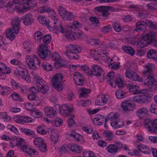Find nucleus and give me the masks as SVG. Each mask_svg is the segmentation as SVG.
Segmentation results:
<instances>
[{
  "instance_id": "nucleus-47",
  "label": "nucleus",
  "mask_w": 157,
  "mask_h": 157,
  "mask_svg": "<svg viewBox=\"0 0 157 157\" xmlns=\"http://www.w3.org/2000/svg\"><path fill=\"white\" fill-rule=\"evenodd\" d=\"M147 109L146 108L143 107L139 109L136 112L137 115L139 118H142L147 113Z\"/></svg>"
},
{
  "instance_id": "nucleus-39",
  "label": "nucleus",
  "mask_w": 157,
  "mask_h": 157,
  "mask_svg": "<svg viewBox=\"0 0 157 157\" xmlns=\"http://www.w3.org/2000/svg\"><path fill=\"white\" fill-rule=\"evenodd\" d=\"M137 147L139 151L144 154H148L150 152L149 148L142 144L138 145Z\"/></svg>"
},
{
  "instance_id": "nucleus-21",
  "label": "nucleus",
  "mask_w": 157,
  "mask_h": 157,
  "mask_svg": "<svg viewBox=\"0 0 157 157\" xmlns=\"http://www.w3.org/2000/svg\"><path fill=\"white\" fill-rule=\"evenodd\" d=\"M121 106L122 109L125 111L133 110L136 108L134 104L131 103L128 101H126L122 102Z\"/></svg>"
},
{
  "instance_id": "nucleus-10",
  "label": "nucleus",
  "mask_w": 157,
  "mask_h": 157,
  "mask_svg": "<svg viewBox=\"0 0 157 157\" xmlns=\"http://www.w3.org/2000/svg\"><path fill=\"white\" fill-rule=\"evenodd\" d=\"M127 89L128 91L133 94H144L147 91L145 89L140 90V86L132 82L128 83Z\"/></svg>"
},
{
  "instance_id": "nucleus-43",
  "label": "nucleus",
  "mask_w": 157,
  "mask_h": 157,
  "mask_svg": "<svg viewBox=\"0 0 157 157\" xmlns=\"http://www.w3.org/2000/svg\"><path fill=\"white\" fill-rule=\"evenodd\" d=\"M70 149L71 151L76 153H79L83 150V148L82 147L76 145L71 146Z\"/></svg>"
},
{
  "instance_id": "nucleus-61",
  "label": "nucleus",
  "mask_w": 157,
  "mask_h": 157,
  "mask_svg": "<svg viewBox=\"0 0 157 157\" xmlns=\"http://www.w3.org/2000/svg\"><path fill=\"white\" fill-rule=\"evenodd\" d=\"M104 135L107 140H111L113 137V134L111 131H108L104 132Z\"/></svg>"
},
{
  "instance_id": "nucleus-56",
  "label": "nucleus",
  "mask_w": 157,
  "mask_h": 157,
  "mask_svg": "<svg viewBox=\"0 0 157 157\" xmlns=\"http://www.w3.org/2000/svg\"><path fill=\"white\" fill-rule=\"evenodd\" d=\"M59 134L57 131L52 132L51 135V139L55 143H56L58 140Z\"/></svg>"
},
{
  "instance_id": "nucleus-55",
  "label": "nucleus",
  "mask_w": 157,
  "mask_h": 157,
  "mask_svg": "<svg viewBox=\"0 0 157 157\" xmlns=\"http://www.w3.org/2000/svg\"><path fill=\"white\" fill-rule=\"evenodd\" d=\"M154 78L151 76L147 77L144 81L143 84L144 85L148 86H150L153 81H154Z\"/></svg>"
},
{
  "instance_id": "nucleus-32",
  "label": "nucleus",
  "mask_w": 157,
  "mask_h": 157,
  "mask_svg": "<svg viewBox=\"0 0 157 157\" xmlns=\"http://www.w3.org/2000/svg\"><path fill=\"white\" fill-rule=\"evenodd\" d=\"M111 126L114 129L122 127L124 125V122L121 120L113 121L110 123Z\"/></svg>"
},
{
  "instance_id": "nucleus-51",
  "label": "nucleus",
  "mask_w": 157,
  "mask_h": 157,
  "mask_svg": "<svg viewBox=\"0 0 157 157\" xmlns=\"http://www.w3.org/2000/svg\"><path fill=\"white\" fill-rule=\"evenodd\" d=\"M52 123L54 126L59 127L62 125L63 121V119L59 117H57L55 119Z\"/></svg>"
},
{
  "instance_id": "nucleus-20",
  "label": "nucleus",
  "mask_w": 157,
  "mask_h": 157,
  "mask_svg": "<svg viewBox=\"0 0 157 157\" xmlns=\"http://www.w3.org/2000/svg\"><path fill=\"white\" fill-rule=\"evenodd\" d=\"M44 113L47 117L51 118H53L57 115L56 111L52 107L47 106L44 109Z\"/></svg>"
},
{
  "instance_id": "nucleus-13",
  "label": "nucleus",
  "mask_w": 157,
  "mask_h": 157,
  "mask_svg": "<svg viewBox=\"0 0 157 157\" xmlns=\"http://www.w3.org/2000/svg\"><path fill=\"white\" fill-rule=\"evenodd\" d=\"M38 53L39 56L43 59H45L50 54V51L48 50V46L46 43H43L40 45Z\"/></svg>"
},
{
  "instance_id": "nucleus-8",
  "label": "nucleus",
  "mask_w": 157,
  "mask_h": 157,
  "mask_svg": "<svg viewBox=\"0 0 157 157\" xmlns=\"http://www.w3.org/2000/svg\"><path fill=\"white\" fill-rule=\"evenodd\" d=\"M37 5L36 1L35 0H28L23 3L22 8H17L16 12L18 13H23L31 9L35 8Z\"/></svg>"
},
{
  "instance_id": "nucleus-64",
  "label": "nucleus",
  "mask_w": 157,
  "mask_h": 157,
  "mask_svg": "<svg viewBox=\"0 0 157 157\" xmlns=\"http://www.w3.org/2000/svg\"><path fill=\"white\" fill-rule=\"evenodd\" d=\"M149 110L151 113L157 115V105L152 104L150 107Z\"/></svg>"
},
{
  "instance_id": "nucleus-23",
  "label": "nucleus",
  "mask_w": 157,
  "mask_h": 157,
  "mask_svg": "<svg viewBox=\"0 0 157 157\" xmlns=\"http://www.w3.org/2000/svg\"><path fill=\"white\" fill-rule=\"evenodd\" d=\"M21 150L25 154L30 155H38V152L32 147L26 145H23L21 147Z\"/></svg>"
},
{
  "instance_id": "nucleus-30",
  "label": "nucleus",
  "mask_w": 157,
  "mask_h": 157,
  "mask_svg": "<svg viewBox=\"0 0 157 157\" xmlns=\"http://www.w3.org/2000/svg\"><path fill=\"white\" fill-rule=\"evenodd\" d=\"M38 12L40 13H43L47 12L50 14L51 17L55 15L56 13L55 11L50 7H47L45 6H42L39 8L38 10Z\"/></svg>"
},
{
  "instance_id": "nucleus-62",
  "label": "nucleus",
  "mask_w": 157,
  "mask_h": 157,
  "mask_svg": "<svg viewBox=\"0 0 157 157\" xmlns=\"http://www.w3.org/2000/svg\"><path fill=\"white\" fill-rule=\"evenodd\" d=\"M33 142L35 145L39 146L44 142V140L42 138H36L34 139Z\"/></svg>"
},
{
  "instance_id": "nucleus-57",
  "label": "nucleus",
  "mask_w": 157,
  "mask_h": 157,
  "mask_svg": "<svg viewBox=\"0 0 157 157\" xmlns=\"http://www.w3.org/2000/svg\"><path fill=\"white\" fill-rule=\"evenodd\" d=\"M137 40L135 36L130 37L126 38V41L127 43L136 46V41Z\"/></svg>"
},
{
  "instance_id": "nucleus-44",
  "label": "nucleus",
  "mask_w": 157,
  "mask_h": 157,
  "mask_svg": "<svg viewBox=\"0 0 157 157\" xmlns=\"http://www.w3.org/2000/svg\"><path fill=\"white\" fill-rule=\"evenodd\" d=\"M20 130L21 132L24 133L26 135L30 136L35 135V131L29 128H20Z\"/></svg>"
},
{
  "instance_id": "nucleus-49",
  "label": "nucleus",
  "mask_w": 157,
  "mask_h": 157,
  "mask_svg": "<svg viewBox=\"0 0 157 157\" xmlns=\"http://www.w3.org/2000/svg\"><path fill=\"white\" fill-rule=\"evenodd\" d=\"M122 50L125 52L130 55L133 56L135 53L134 49L130 47L124 46L122 47Z\"/></svg>"
},
{
  "instance_id": "nucleus-14",
  "label": "nucleus",
  "mask_w": 157,
  "mask_h": 157,
  "mask_svg": "<svg viewBox=\"0 0 157 157\" xmlns=\"http://www.w3.org/2000/svg\"><path fill=\"white\" fill-rule=\"evenodd\" d=\"M26 63L29 67L33 70L36 69L35 63L38 64H40V63L38 59L37 56L34 55L32 57L29 56H27L25 57Z\"/></svg>"
},
{
  "instance_id": "nucleus-11",
  "label": "nucleus",
  "mask_w": 157,
  "mask_h": 157,
  "mask_svg": "<svg viewBox=\"0 0 157 157\" xmlns=\"http://www.w3.org/2000/svg\"><path fill=\"white\" fill-rule=\"evenodd\" d=\"M13 119L18 124H24L25 123H31L34 121V120L32 117L27 115L14 116Z\"/></svg>"
},
{
  "instance_id": "nucleus-35",
  "label": "nucleus",
  "mask_w": 157,
  "mask_h": 157,
  "mask_svg": "<svg viewBox=\"0 0 157 157\" xmlns=\"http://www.w3.org/2000/svg\"><path fill=\"white\" fill-rule=\"evenodd\" d=\"M30 114L32 117L36 119L41 118L43 115L42 112L38 109H35L32 110Z\"/></svg>"
},
{
  "instance_id": "nucleus-18",
  "label": "nucleus",
  "mask_w": 157,
  "mask_h": 157,
  "mask_svg": "<svg viewBox=\"0 0 157 157\" xmlns=\"http://www.w3.org/2000/svg\"><path fill=\"white\" fill-rule=\"evenodd\" d=\"M58 11L60 15L65 20H70L71 19L74 18L75 16L66 10L61 6H59L58 8Z\"/></svg>"
},
{
  "instance_id": "nucleus-59",
  "label": "nucleus",
  "mask_w": 157,
  "mask_h": 157,
  "mask_svg": "<svg viewBox=\"0 0 157 157\" xmlns=\"http://www.w3.org/2000/svg\"><path fill=\"white\" fill-rule=\"evenodd\" d=\"M83 157H96V155L92 151H86L82 154Z\"/></svg>"
},
{
  "instance_id": "nucleus-63",
  "label": "nucleus",
  "mask_w": 157,
  "mask_h": 157,
  "mask_svg": "<svg viewBox=\"0 0 157 157\" xmlns=\"http://www.w3.org/2000/svg\"><path fill=\"white\" fill-rule=\"evenodd\" d=\"M82 129L84 132L89 134H91L93 132V128L90 126H84Z\"/></svg>"
},
{
  "instance_id": "nucleus-58",
  "label": "nucleus",
  "mask_w": 157,
  "mask_h": 157,
  "mask_svg": "<svg viewBox=\"0 0 157 157\" xmlns=\"http://www.w3.org/2000/svg\"><path fill=\"white\" fill-rule=\"evenodd\" d=\"M6 128L10 130L16 134L17 135L20 134V133L17 129L13 125L8 124Z\"/></svg>"
},
{
  "instance_id": "nucleus-34",
  "label": "nucleus",
  "mask_w": 157,
  "mask_h": 157,
  "mask_svg": "<svg viewBox=\"0 0 157 157\" xmlns=\"http://www.w3.org/2000/svg\"><path fill=\"white\" fill-rule=\"evenodd\" d=\"M11 70L10 68L7 67L6 65L3 63H0V72L2 74L6 75L10 73Z\"/></svg>"
},
{
  "instance_id": "nucleus-7",
  "label": "nucleus",
  "mask_w": 157,
  "mask_h": 157,
  "mask_svg": "<svg viewBox=\"0 0 157 157\" xmlns=\"http://www.w3.org/2000/svg\"><path fill=\"white\" fill-rule=\"evenodd\" d=\"M63 78V76L60 73L56 74L52 77V85L58 91H61L63 89V87L62 85Z\"/></svg>"
},
{
  "instance_id": "nucleus-12",
  "label": "nucleus",
  "mask_w": 157,
  "mask_h": 157,
  "mask_svg": "<svg viewBox=\"0 0 157 157\" xmlns=\"http://www.w3.org/2000/svg\"><path fill=\"white\" fill-rule=\"evenodd\" d=\"M59 107V111L62 115L65 116H68L71 112L74 110L73 105L70 104H64L61 105H57Z\"/></svg>"
},
{
  "instance_id": "nucleus-38",
  "label": "nucleus",
  "mask_w": 157,
  "mask_h": 157,
  "mask_svg": "<svg viewBox=\"0 0 157 157\" xmlns=\"http://www.w3.org/2000/svg\"><path fill=\"white\" fill-rule=\"evenodd\" d=\"M10 81L11 82L12 86L13 89H17L20 87L23 92H25L27 90V88L26 86L24 85L20 86L13 79H11Z\"/></svg>"
},
{
  "instance_id": "nucleus-9",
  "label": "nucleus",
  "mask_w": 157,
  "mask_h": 157,
  "mask_svg": "<svg viewBox=\"0 0 157 157\" xmlns=\"http://www.w3.org/2000/svg\"><path fill=\"white\" fill-rule=\"evenodd\" d=\"M7 4L6 6L9 12L16 10L18 8H22L21 4H23L25 0H6Z\"/></svg>"
},
{
  "instance_id": "nucleus-28",
  "label": "nucleus",
  "mask_w": 157,
  "mask_h": 157,
  "mask_svg": "<svg viewBox=\"0 0 157 157\" xmlns=\"http://www.w3.org/2000/svg\"><path fill=\"white\" fill-rule=\"evenodd\" d=\"M37 19L39 23L43 26H46L47 28L48 27H51L49 24L50 22L49 19L47 17L39 15L37 17Z\"/></svg>"
},
{
  "instance_id": "nucleus-54",
  "label": "nucleus",
  "mask_w": 157,
  "mask_h": 157,
  "mask_svg": "<svg viewBox=\"0 0 157 157\" xmlns=\"http://www.w3.org/2000/svg\"><path fill=\"white\" fill-rule=\"evenodd\" d=\"M144 22L142 21H140L136 23L135 30L139 31L145 29V26L144 24Z\"/></svg>"
},
{
  "instance_id": "nucleus-3",
  "label": "nucleus",
  "mask_w": 157,
  "mask_h": 157,
  "mask_svg": "<svg viewBox=\"0 0 157 157\" xmlns=\"http://www.w3.org/2000/svg\"><path fill=\"white\" fill-rule=\"evenodd\" d=\"M20 21L18 17H16L13 19L12 24V27L7 30L6 32V36L8 39L13 40L19 31V23Z\"/></svg>"
},
{
  "instance_id": "nucleus-24",
  "label": "nucleus",
  "mask_w": 157,
  "mask_h": 157,
  "mask_svg": "<svg viewBox=\"0 0 157 157\" xmlns=\"http://www.w3.org/2000/svg\"><path fill=\"white\" fill-rule=\"evenodd\" d=\"M22 20L23 24L25 26L31 25L34 21V19L33 15L28 13L22 17Z\"/></svg>"
},
{
  "instance_id": "nucleus-4",
  "label": "nucleus",
  "mask_w": 157,
  "mask_h": 157,
  "mask_svg": "<svg viewBox=\"0 0 157 157\" xmlns=\"http://www.w3.org/2000/svg\"><path fill=\"white\" fill-rule=\"evenodd\" d=\"M36 89L35 87L33 86L29 88V91L34 93H36L40 92L42 93L45 94L48 90V85L44 80L41 78H38L36 82Z\"/></svg>"
},
{
  "instance_id": "nucleus-33",
  "label": "nucleus",
  "mask_w": 157,
  "mask_h": 157,
  "mask_svg": "<svg viewBox=\"0 0 157 157\" xmlns=\"http://www.w3.org/2000/svg\"><path fill=\"white\" fill-rule=\"evenodd\" d=\"M17 73L18 74V75L21 76L22 78L27 82H31V79L29 75L26 71H18Z\"/></svg>"
},
{
  "instance_id": "nucleus-40",
  "label": "nucleus",
  "mask_w": 157,
  "mask_h": 157,
  "mask_svg": "<svg viewBox=\"0 0 157 157\" xmlns=\"http://www.w3.org/2000/svg\"><path fill=\"white\" fill-rule=\"evenodd\" d=\"M118 117V114L114 112H110L107 115L105 118L106 122L110 120L111 122L114 120H116Z\"/></svg>"
},
{
  "instance_id": "nucleus-19",
  "label": "nucleus",
  "mask_w": 157,
  "mask_h": 157,
  "mask_svg": "<svg viewBox=\"0 0 157 157\" xmlns=\"http://www.w3.org/2000/svg\"><path fill=\"white\" fill-rule=\"evenodd\" d=\"M66 49L68 52L73 55H78L82 51L81 48L76 45H67L66 47Z\"/></svg>"
},
{
  "instance_id": "nucleus-42",
  "label": "nucleus",
  "mask_w": 157,
  "mask_h": 157,
  "mask_svg": "<svg viewBox=\"0 0 157 157\" xmlns=\"http://www.w3.org/2000/svg\"><path fill=\"white\" fill-rule=\"evenodd\" d=\"M11 117L9 116L6 112H0V120L6 122H8L11 121Z\"/></svg>"
},
{
  "instance_id": "nucleus-45",
  "label": "nucleus",
  "mask_w": 157,
  "mask_h": 157,
  "mask_svg": "<svg viewBox=\"0 0 157 157\" xmlns=\"http://www.w3.org/2000/svg\"><path fill=\"white\" fill-rule=\"evenodd\" d=\"M91 104V101L89 100H81L77 102V105L79 107H86Z\"/></svg>"
},
{
  "instance_id": "nucleus-25",
  "label": "nucleus",
  "mask_w": 157,
  "mask_h": 157,
  "mask_svg": "<svg viewBox=\"0 0 157 157\" xmlns=\"http://www.w3.org/2000/svg\"><path fill=\"white\" fill-rule=\"evenodd\" d=\"M73 78L76 84L81 86L83 85L84 79L82 75L78 72H76L74 73Z\"/></svg>"
},
{
  "instance_id": "nucleus-2",
  "label": "nucleus",
  "mask_w": 157,
  "mask_h": 157,
  "mask_svg": "<svg viewBox=\"0 0 157 157\" xmlns=\"http://www.w3.org/2000/svg\"><path fill=\"white\" fill-rule=\"evenodd\" d=\"M156 36V34L154 32H151L148 34L142 35L137 42L136 47L142 48L147 46Z\"/></svg>"
},
{
  "instance_id": "nucleus-29",
  "label": "nucleus",
  "mask_w": 157,
  "mask_h": 157,
  "mask_svg": "<svg viewBox=\"0 0 157 157\" xmlns=\"http://www.w3.org/2000/svg\"><path fill=\"white\" fill-rule=\"evenodd\" d=\"M95 10L98 12H101L103 15L106 16L109 14V11L113 10L112 8L111 7L103 6L96 7L95 8Z\"/></svg>"
},
{
  "instance_id": "nucleus-41",
  "label": "nucleus",
  "mask_w": 157,
  "mask_h": 157,
  "mask_svg": "<svg viewBox=\"0 0 157 157\" xmlns=\"http://www.w3.org/2000/svg\"><path fill=\"white\" fill-rule=\"evenodd\" d=\"M37 132L42 135H44L47 134L48 131L46 127L44 125H40L36 128Z\"/></svg>"
},
{
  "instance_id": "nucleus-5",
  "label": "nucleus",
  "mask_w": 157,
  "mask_h": 157,
  "mask_svg": "<svg viewBox=\"0 0 157 157\" xmlns=\"http://www.w3.org/2000/svg\"><path fill=\"white\" fill-rule=\"evenodd\" d=\"M144 126L147 132L151 134H157V118L152 120L146 119L144 121Z\"/></svg>"
},
{
  "instance_id": "nucleus-27",
  "label": "nucleus",
  "mask_w": 157,
  "mask_h": 157,
  "mask_svg": "<svg viewBox=\"0 0 157 157\" xmlns=\"http://www.w3.org/2000/svg\"><path fill=\"white\" fill-rule=\"evenodd\" d=\"M107 101V98L104 95H99L95 101V105L96 106H103L106 104Z\"/></svg>"
},
{
  "instance_id": "nucleus-22",
  "label": "nucleus",
  "mask_w": 157,
  "mask_h": 157,
  "mask_svg": "<svg viewBox=\"0 0 157 157\" xmlns=\"http://www.w3.org/2000/svg\"><path fill=\"white\" fill-rule=\"evenodd\" d=\"M102 68L97 64H94L91 68V74L92 75L97 76H101L103 73Z\"/></svg>"
},
{
  "instance_id": "nucleus-6",
  "label": "nucleus",
  "mask_w": 157,
  "mask_h": 157,
  "mask_svg": "<svg viewBox=\"0 0 157 157\" xmlns=\"http://www.w3.org/2000/svg\"><path fill=\"white\" fill-rule=\"evenodd\" d=\"M89 56L95 60H102L105 58L108 53L106 50L102 48L91 50L89 52Z\"/></svg>"
},
{
  "instance_id": "nucleus-26",
  "label": "nucleus",
  "mask_w": 157,
  "mask_h": 157,
  "mask_svg": "<svg viewBox=\"0 0 157 157\" xmlns=\"http://www.w3.org/2000/svg\"><path fill=\"white\" fill-rule=\"evenodd\" d=\"M108 82L111 87L114 88L116 86V85L119 88H122L123 87V82L120 76L116 78L114 82L112 81L111 80L108 81Z\"/></svg>"
},
{
  "instance_id": "nucleus-1",
  "label": "nucleus",
  "mask_w": 157,
  "mask_h": 157,
  "mask_svg": "<svg viewBox=\"0 0 157 157\" xmlns=\"http://www.w3.org/2000/svg\"><path fill=\"white\" fill-rule=\"evenodd\" d=\"M51 18L53 21V27H48V29L50 32L57 34L61 33L65 35L66 36L71 40H74L76 36L80 38L82 34V32L78 29L82 27L81 24L78 21L72 22L71 25L73 28H71L70 27H68L66 30L64 29L62 22L59 20L56 14L52 17Z\"/></svg>"
},
{
  "instance_id": "nucleus-36",
  "label": "nucleus",
  "mask_w": 157,
  "mask_h": 157,
  "mask_svg": "<svg viewBox=\"0 0 157 157\" xmlns=\"http://www.w3.org/2000/svg\"><path fill=\"white\" fill-rule=\"evenodd\" d=\"M104 118V117L100 114H96L94 116V118L92 120V123L96 125H101L103 123L100 121L102 120Z\"/></svg>"
},
{
  "instance_id": "nucleus-16",
  "label": "nucleus",
  "mask_w": 157,
  "mask_h": 157,
  "mask_svg": "<svg viewBox=\"0 0 157 157\" xmlns=\"http://www.w3.org/2000/svg\"><path fill=\"white\" fill-rule=\"evenodd\" d=\"M125 74L126 77L132 80L140 82L143 81V78L135 71L128 70L126 71Z\"/></svg>"
},
{
  "instance_id": "nucleus-50",
  "label": "nucleus",
  "mask_w": 157,
  "mask_h": 157,
  "mask_svg": "<svg viewBox=\"0 0 157 157\" xmlns=\"http://www.w3.org/2000/svg\"><path fill=\"white\" fill-rule=\"evenodd\" d=\"M144 140V138L141 135L137 134L134 136V140L132 144L136 146L139 142H143Z\"/></svg>"
},
{
  "instance_id": "nucleus-37",
  "label": "nucleus",
  "mask_w": 157,
  "mask_h": 157,
  "mask_svg": "<svg viewBox=\"0 0 157 157\" xmlns=\"http://www.w3.org/2000/svg\"><path fill=\"white\" fill-rule=\"evenodd\" d=\"M74 137L76 140L78 141L83 140V138L82 136L75 132L72 131L69 134L66 135V137L68 139H69V136Z\"/></svg>"
},
{
  "instance_id": "nucleus-48",
  "label": "nucleus",
  "mask_w": 157,
  "mask_h": 157,
  "mask_svg": "<svg viewBox=\"0 0 157 157\" xmlns=\"http://www.w3.org/2000/svg\"><path fill=\"white\" fill-rule=\"evenodd\" d=\"M11 98L13 100L18 101L19 102H22L23 100L19 94L16 92H13L10 95Z\"/></svg>"
},
{
  "instance_id": "nucleus-53",
  "label": "nucleus",
  "mask_w": 157,
  "mask_h": 157,
  "mask_svg": "<svg viewBox=\"0 0 157 157\" xmlns=\"http://www.w3.org/2000/svg\"><path fill=\"white\" fill-rule=\"evenodd\" d=\"M42 67L44 70L47 71H51L53 69L52 65L51 63L46 62L42 63Z\"/></svg>"
},
{
  "instance_id": "nucleus-31",
  "label": "nucleus",
  "mask_w": 157,
  "mask_h": 157,
  "mask_svg": "<svg viewBox=\"0 0 157 157\" xmlns=\"http://www.w3.org/2000/svg\"><path fill=\"white\" fill-rule=\"evenodd\" d=\"M147 57L148 58L157 62V51L152 49L149 50L147 53Z\"/></svg>"
},
{
  "instance_id": "nucleus-60",
  "label": "nucleus",
  "mask_w": 157,
  "mask_h": 157,
  "mask_svg": "<svg viewBox=\"0 0 157 157\" xmlns=\"http://www.w3.org/2000/svg\"><path fill=\"white\" fill-rule=\"evenodd\" d=\"M116 97L118 99H122L126 96L125 93L121 90H117L115 93Z\"/></svg>"
},
{
  "instance_id": "nucleus-52",
  "label": "nucleus",
  "mask_w": 157,
  "mask_h": 157,
  "mask_svg": "<svg viewBox=\"0 0 157 157\" xmlns=\"http://www.w3.org/2000/svg\"><path fill=\"white\" fill-rule=\"evenodd\" d=\"M107 151L109 153H114L117 151V148L116 146L114 144H110L106 148Z\"/></svg>"
},
{
  "instance_id": "nucleus-46",
  "label": "nucleus",
  "mask_w": 157,
  "mask_h": 157,
  "mask_svg": "<svg viewBox=\"0 0 157 157\" xmlns=\"http://www.w3.org/2000/svg\"><path fill=\"white\" fill-rule=\"evenodd\" d=\"M90 90L89 89L81 88L79 90L80 96L81 97H86L90 93Z\"/></svg>"
},
{
  "instance_id": "nucleus-17",
  "label": "nucleus",
  "mask_w": 157,
  "mask_h": 157,
  "mask_svg": "<svg viewBox=\"0 0 157 157\" xmlns=\"http://www.w3.org/2000/svg\"><path fill=\"white\" fill-rule=\"evenodd\" d=\"M52 59L54 61L55 64L56 68H58L64 66V60L61 59L59 53L55 52L52 55Z\"/></svg>"
},
{
  "instance_id": "nucleus-15",
  "label": "nucleus",
  "mask_w": 157,
  "mask_h": 157,
  "mask_svg": "<svg viewBox=\"0 0 157 157\" xmlns=\"http://www.w3.org/2000/svg\"><path fill=\"white\" fill-rule=\"evenodd\" d=\"M132 100L137 103L144 104L150 102L151 99V97L148 94L142 95L133 97Z\"/></svg>"
}]
</instances>
